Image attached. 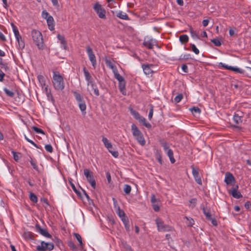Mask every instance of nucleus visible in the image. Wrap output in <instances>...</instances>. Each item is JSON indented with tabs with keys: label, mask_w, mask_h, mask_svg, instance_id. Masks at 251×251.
Segmentation results:
<instances>
[{
	"label": "nucleus",
	"mask_w": 251,
	"mask_h": 251,
	"mask_svg": "<svg viewBox=\"0 0 251 251\" xmlns=\"http://www.w3.org/2000/svg\"><path fill=\"white\" fill-rule=\"evenodd\" d=\"M131 128L133 136L135 139L141 145L144 146L146 144V141L142 132L134 124L131 125Z\"/></svg>",
	"instance_id": "obj_1"
},
{
	"label": "nucleus",
	"mask_w": 251,
	"mask_h": 251,
	"mask_svg": "<svg viewBox=\"0 0 251 251\" xmlns=\"http://www.w3.org/2000/svg\"><path fill=\"white\" fill-rule=\"evenodd\" d=\"M31 36L34 43L39 49H43L44 46L42 33L39 30L33 29L31 31Z\"/></svg>",
	"instance_id": "obj_2"
},
{
	"label": "nucleus",
	"mask_w": 251,
	"mask_h": 251,
	"mask_svg": "<svg viewBox=\"0 0 251 251\" xmlns=\"http://www.w3.org/2000/svg\"><path fill=\"white\" fill-rule=\"evenodd\" d=\"M52 83L54 88L57 90H63V77L58 72H53Z\"/></svg>",
	"instance_id": "obj_3"
},
{
	"label": "nucleus",
	"mask_w": 251,
	"mask_h": 251,
	"mask_svg": "<svg viewBox=\"0 0 251 251\" xmlns=\"http://www.w3.org/2000/svg\"><path fill=\"white\" fill-rule=\"evenodd\" d=\"M74 96L78 103L79 108L82 114H86V105L84 97L76 91L73 92Z\"/></svg>",
	"instance_id": "obj_4"
},
{
	"label": "nucleus",
	"mask_w": 251,
	"mask_h": 251,
	"mask_svg": "<svg viewBox=\"0 0 251 251\" xmlns=\"http://www.w3.org/2000/svg\"><path fill=\"white\" fill-rule=\"evenodd\" d=\"M84 175L91 186L95 189L96 187V183L94 177L93 173L90 170L85 169L84 170Z\"/></svg>",
	"instance_id": "obj_5"
},
{
	"label": "nucleus",
	"mask_w": 251,
	"mask_h": 251,
	"mask_svg": "<svg viewBox=\"0 0 251 251\" xmlns=\"http://www.w3.org/2000/svg\"><path fill=\"white\" fill-rule=\"evenodd\" d=\"M155 223L159 231H170L172 229L171 226L164 224L163 222L159 218H157L155 220Z\"/></svg>",
	"instance_id": "obj_6"
},
{
	"label": "nucleus",
	"mask_w": 251,
	"mask_h": 251,
	"mask_svg": "<svg viewBox=\"0 0 251 251\" xmlns=\"http://www.w3.org/2000/svg\"><path fill=\"white\" fill-rule=\"evenodd\" d=\"M54 248V245L52 243H47L44 241L41 242V245L36 247L37 251H51Z\"/></svg>",
	"instance_id": "obj_7"
},
{
	"label": "nucleus",
	"mask_w": 251,
	"mask_h": 251,
	"mask_svg": "<svg viewBox=\"0 0 251 251\" xmlns=\"http://www.w3.org/2000/svg\"><path fill=\"white\" fill-rule=\"evenodd\" d=\"M94 9L95 11L97 13L100 18L102 19H106V11L100 4H99L98 2L95 3V4L94 6Z\"/></svg>",
	"instance_id": "obj_8"
},
{
	"label": "nucleus",
	"mask_w": 251,
	"mask_h": 251,
	"mask_svg": "<svg viewBox=\"0 0 251 251\" xmlns=\"http://www.w3.org/2000/svg\"><path fill=\"white\" fill-rule=\"evenodd\" d=\"M86 51L93 67L95 69L97 65V60L92 48L90 46H87Z\"/></svg>",
	"instance_id": "obj_9"
},
{
	"label": "nucleus",
	"mask_w": 251,
	"mask_h": 251,
	"mask_svg": "<svg viewBox=\"0 0 251 251\" xmlns=\"http://www.w3.org/2000/svg\"><path fill=\"white\" fill-rule=\"evenodd\" d=\"M219 66L220 67L224 68L226 70L233 71L237 73H239L241 74H244L245 73V71L243 69L237 67H234L230 66H228L227 65H226L222 62L219 63Z\"/></svg>",
	"instance_id": "obj_10"
},
{
	"label": "nucleus",
	"mask_w": 251,
	"mask_h": 251,
	"mask_svg": "<svg viewBox=\"0 0 251 251\" xmlns=\"http://www.w3.org/2000/svg\"><path fill=\"white\" fill-rule=\"evenodd\" d=\"M143 45L149 49H152L154 46H156L158 48H160L157 44V41L152 38L145 39Z\"/></svg>",
	"instance_id": "obj_11"
},
{
	"label": "nucleus",
	"mask_w": 251,
	"mask_h": 251,
	"mask_svg": "<svg viewBox=\"0 0 251 251\" xmlns=\"http://www.w3.org/2000/svg\"><path fill=\"white\" fill-rule=\"evenodd\" d=\"M202 211H203V214L205 216L206 219L208 221H210L211 222V224L214 226H217L218 225L217 222L215 219L212 218L211 217V214H210L209 209L206 207H203L202 208Z\"/></svg>",
	"instance_id": "obj_12"
},
{
	"label": "nucleus",
	"mask_w": 251,
	"mask_h": 251,
	"mask_svg": "<svg viewBox=\"0 0 251 251\" xmlns=\"http://www.w3.org/2000/svg\"><path fill=\"white\" fill-rule=\"evenodd\" d=\"M191 167L192 170V174L194 176V177L195 178L196 182L198 184H199L200 185H201L202 181H201V177L199 174V169L198 168L195 167L193 165L191 166Z\"/></svg>",
	"instance_id": "obj_13"
},
{
	"label": "nucleus",
	"mask_w": 251,
	"mask_h": 251,
	"mask_svg": "<svg viewBox=\"0 0 251 251\" xmlns=\"http://www.w3.org/2000/svg\"><path fill=\"white\" fill-rule=\"evenodd\" d=\"M238 186L236 185L229 191V193L235 199H240L242 197L241 193L238 191Z\"/></svg>",
	"instance_id": "obj_14"
},
{
	"label": "nucleus",
	"mask_w": 251,
	"mask_h": 251,
	"mask_svg": "<svg viewBox=\"0 0 251 251\" xmlns=\"http://www.w3.org/2000/svg\"><path fill=\"white\" fill-rule=\"evenodd\" d=\"M36 230L43 236L51 238V235L48 232L46 228H42L38 224H36L35 226Z\"/></svg>",
	"instance_id": "obj_15"
},
{
	"label": "nucleus",
	"mask_w": 251,
	"mask_h": 251,
	"mask_svg": "<svg viewBox=\"0 0 251 251\" xmlns=\"http://www.w3.org/2000/svg\"><path fill=\"white\" fill-rule=\"evenodd\" d=\"M235 180L234 177L230 173H226L225 175V181L227 185H229Z\"/></svg>",
	"instance_id": "obj_16"
},
{
	"label": "nucleus",
	"mask_w": 251,
	"mask_h": 251,
	"mask_svg": "<svg viewBox=\"0 0 251 251\" xmlns=\"http://www.w3.org/2000/svg\"><path fill=\"white\" fill-rule=\"evenodd\" d=\"M87 85L88 86H90L91 87L92 90L94 91V94L96 96H99L100 95V92L98 88L94 81L88 82Z\"/></svg>",
	"instance_id": "obj_17"
},
{
	"label": "nucleus",
	"mask_w": 251,
	"mask_h": 251,
	"mask_svg": "<svg viewBox=\"0 0 251 251\" xmlns=\"http://www.w3.org/2000/svg\"><path fill=\"white\" fill-rule=\"evenodd\" d=\"M153 66L152 64H143L142 65V68L144 72L146 75H150L152 73L153 71L151 68Z\"/></svg>",
	"instance_id": "obj_18"
},
{
	"label": "nucleus",
	"mask_w": 251,
	"mask_h": 251,
	"mask_svg": "<svg viewBox=\"0 0 251 251\" xmlns=\"http://www.w3.org/2000/svg\"><path fill=\"white\" fill-rule=\"evenodd\" d=\"M119 89L122 94L124 95H126V81L125 80L121 82H119Z\"/></svg>",
	"instance_id": "obj_19"
},
{
	"label": "nucleus",
	"mask_w": 251,
	"mask_h": 251,
	"mask_svg": "<svg viewBox=\"0 0 251 251\" xmlns=\"http://www.w3.org/2000/svg\"><path fill=\"white\" fill-rule=\"evenodd\" d=\"M233 121L234 123L236 125H239L241 124L243 122L242 121V116L240 115L238 113H235L233 118Z\"/></svg>",
	"instance_id": "obj_20"
},
{
	"label": "nucleus",
	"mask_w": 251,
	"mask_h": 251,
	"mask_svg": "<svg viewBox=\"0 0 251 251\" xmlns=\"http://www.w3.org/2000/svg\"><path fill=\"white\" fill-rule=\"evenodd\" d=\"M102 141L104 146L108 149V150H110V149L113 148L112 145L106 137L103 136Z\"/></svg>",
	"instance_id": "obj_21"
},
{
	"label": "nucleus",
	"mask_w": 251,
	"mask_h": 251,
	"mask_svg": "<svg viewBox=\"0 0 251 251\" xmlns=\"http://www.w3.org/2000/svg\"><path fill=\"white\" fill-rule=\"evenodd\" d=\"M46 20L48 23V25L49 26V28L50 30H53L54 29L53 25L54 20L53 17L51 16H50Z\"/></svg>",
	"instance_id": "obj_22"
},
{
	"label": "nucleus",
	"mask_w": 251,
	"mask_h": 251,
	"mask_svg": "<svg viewBox=\"0 0 251 251\" xmlns=\"http://www.w3.org/2000/svg\"><path fill=\"white\" fill-rule=\"evenodd\" d=\"M23 237L26 240H34V236L30 231L25 232L23 234Z\"/></svg>",
	"instance_id": "obj_23"
},
{
	"label": "nucleus",
	"mask_w": 251,
	"mask_h": 251,
	"mask_svg": "<svg viewBox=\"0 0 251 251\" xmlns=\"http://www.w3.org/2000/svg\"><path fill=\"white\" fill-rule=\"evenodd\" d=\"M116 16L123 20H129L128 15L126 13L122 11H119V12L117 13Z\"/></svg>",
	"instance_id": "obj_24"
},
{
	"label": "nucleus",
	"mask_w": 251,
	"mask_h": 251,
	"mask_svg": "<svg viewBox=\"0 0 251 251\" xmlns=\"http://www.w3.org/2000/svg\"><path fill=\"white\" fill-rule=\"evenodd\" d=\"M69 180L71 186L73 190H74V191L76 193V194L77 195V196L78 197L82 198V196H81V194L80 192L76 188L75 184L72 181V179L71 178H70V179H69Z\"/></svg>",
	"instance_id": "obj_25"
},
{
	"label": "nucleus",
	"mask_w": 251,
	"mask_h": 251,
	"mask_svg": "<svg viewBox=\"0 0 251 251\" xmlns=\"http://www.w3.org/2000/svg\"><path fill=\"white\" fill-rule=\"evenodd\" d=\"M105 64L112 70L113 72H116L117 70L116 66L110 60H106L105 61Z\"/></svg>",
	"instance_id": "obj_26"
},
{
	"label": "nucleus",
	"mask_w": 251,
	"mask_h": 251,
	"mask_svg": "<svg viewBox=\"0 0 251 251\" xmlns=\"http://www.w3.org/2000/svg\"><path fill=\"white\" fill-rule=\"evenodd\" d=\"M167 154L170 158V160L172 163H174L176 161L174 157V153L171 149H169L167 151Z\"/></svg>",
	"instance_id": "obj_27"
},
{
	"label": "nucleus",
	"mask_w": 251,
	"mask_h": 251,
	"mask_svg": "<svg viewBox=\"0 0 251 251\" xmlns=\"http://www.w3.org/2000/svg\"><path fill=\"white\" fill-rule=\"evenodd\" d=\"M83 72L85 75L86 80L87 81V83L90 81H93L92 80V76L90 75L89 72L85 68L83 69Z\"/></svg>",
	"instance_id": "obj_28"
},
{
	"label": "nucleus",
	"mask_w": 251,
	"mask_h": 251,
	"mask_svg": "<svg viewBox=\"0 0 251 251\" xmlns=\"http://www.w3.org/2000/svg\"><path fill=\"white\" fill-rule=\"evenodd\" d=\"M179 39L181 44H184L188 42L189 37L187 35L183 34L179 36Z\"/></svg>",
	"instance_id": "obj_29"
},
{
	"label": "nucleus",
	"mask_w": 251,
	"mask_h": 251,
	"mask_svg": "<svg viewBox=\"0 0 251 251\" xmlns=\"http://www.w3.org/2000/svg\"><path fill=\"white\" fill-rule=\"evenodd\" d=\"M16 40L18 41L19 48L21 50H23L25 48V45L22 36H20V38H16Z\"/></svg>",
	"instance_id": "obj_30"
},
{
	"label": "nucleus",
	"mask_w": 251,
	"mask_h": 251,
	"mask_svg": "<svg viewBox=\"0 0 251 251\" xmlns=\"http://www.w3.org/2000/svg\"><path fill=\"white\" fill-rule=\"evenodd\" d=\"M11 25L12 26L13 30L14 33V35L15 36L16 38H20V36H21L20 35L19 30L17 28V27L14 25V24L12 23Z\"/></svg>",
	"instance_id": "obj_31"
},
{
	"label": "nucleus",
	"mask_w": 251,
	"mask_h": 251,
	"mask_svg": "<svg viewBox=\"0 0 251 251\" xmlns=\"http://www.w3.org/2000/svg\"><path fill=\"white\" fill-rule=\"evenodd\" d=\"M113 73H114L115 78H116L119 82H121L125 80L123 77L118 73V70H116V72L115 71Z\"/></svg>",
	"instance_id": "obj_32"
},
{
	"label": "nucleus",
	"mask_w": 251,
	"mask_h": 251,
	"mask_svg": "<svg viewBox=\"0 0 251 251\" xmlns=\"http://www.w3.org/2000/svg\"><path fill=\"white\" fill-rule=\"evenodd\" d=\"M131 190V186L128 184H125L124 185V191L126 195H129Z\"/></svg>",
	"instance_id": "obj_33"
},
{
	"label": "nucleus",
	"mask_w": 251,
	"mask_h": 251,
	"mask_svg": "<svg viewBox=\"0 0 251 251\" xmlns=\"http://www.w3.org/2000/svg\"><path fill=\"white\" fill-rule=\"evenodd\" d=\"M130 113L133 116L135 119L137 120L139 119V117L141 116L139 113L136 110L133 109L132 108H130Z\"/></svg>",
	"instance_id": "obj_34"
},
{
	"label": "nucleus",
	"mask_w": 251,
	"mask_h": 251,
	"mask_svg": "<svg viewBox=\"0 0 251 251\" xmlns=\"http://www.w3.org/2000/svg\"><path fill=\"white\" fill-rule=\"evenodd\" d=\"M155 157L156 160L158 161V162L160 164H162V155L160 151H157L155 153Z\"/></svg>",
	"instance_id": "obj_35"
},
{
	"label": "nucleus",
	"mask_w": 251,
	"mask_h": 251,
	"mask_svg": "<svg viewBox=\"0 0 251 251\" xmlns=\"http://www.w3.org/2000/svg\"><path fill=\"white\" fill-rule=\"evenodd\" d=\"M73 234L75 237L76 239L78 241L80 246L82 247L83 244L82 243L81 236L79 234L75 232H73Z\"/></svg>",
	"instance_id": "obj_36"
},
{
	"label": "nucleus",
	"mask_w": 251,
	"mask_h": 251,
	"mask_svg": "<svg viewBox=\"0 0 251 251\" xmlns=\"http://www.w3.org/2000/svg\"><path fill=\"white\" fill-rule=\"evenodd\" d=\"M185 218L188 221L187 223L188 226H192L194 225V224H195L194 220L192 218L185 216Z\"/></svg>",
	"instance_id": "obj_37"
},
{
	"label": "nucleus",
	"mask_w": 251,
	"mask_h": 251,
	"mask_svg": "<svg viewBox=\"0 0 251 251\" xmlns=\"http://www.w3.org/2000/svg\"><path fill=\"white\" fill-rule=\"evenodd\" d=\"M29 198L31 201L34 203H36L38 201V198L35 194L33 193H30L29 195Z\"/></svg>",
	"instance_id": "obj_38"
},
{
	"label": "nucleus",
	"mask_w": 251,
	"mask_h": 251,
	"mask_svg": "<svg viewBox=\"0 0 251 251\" xmlns=\"http://www.w3.org/2000/svg\"><path fill=\"white\" fill-rule=\"evenodd\" d=\"M12 153L13 155L14 159L16 161L18 162L19 161L20 157L21 156V153L19 152H15L14 151H12Z\"/></svg>",
	"instance_id": "obj_39"
},
{
	"label": "nucleus",
	"mask_w": 251,
	"mask_h": 251,
	"mask_svg": "<svg viewBox=\"0 0 251 251\" xmlns=\"http://www.w3.org/2000/svg\"><path fill=\"white\" fill-rule=\"evenodd\" d=\"M3 90L7 96L11 97V98H13L14 97V93L12 91L9 90L6 88H4L3 89Z\"/></svg>",
	"instance_id": "obj_40"
},
{
	"label": "nucleus",
	"mask_w": 251,
	"mask_h": 251,
	"mask_svg": "<svg viewBox=\"0 0 251 251\" xmlns=\"http://www.w3.org/2000/svg\"><path fill=\"white\" fill-rule=\"evenodd\" d=\"M197 199L196 198L192 199L189 201L190 204L189 206L192 208H193L195 207L197 203Z\"/></svg>",
	"instance_id": "obj_41"
},
{
	"label": "nucleus",
	"mask_w": 251,
	"mask_h": 251,
	"mask_svg": "<svg viewBox=\"0 0 251 251\" xmlns=\"http://www.w3.org/2000/svg\"><path fill=\"white\" fill-rule=\"evenodd\" d=\"M38 79L39 81V82L41 83V85L42 86H45V77L42 75H39L38 76Z\"/></svg>",
	"instance_id": "obj_42"
},
{
	"label": "nucleus",
	"mask_w": 251,
	"mask_h": 251,
	"mask_svg": "<svg viewBox=\"0 0 251 251\" xmlns=\"http://www.w3.org/2000/svg\"><path fill=\"white\" fill-rule=\"evenodd\" d=\"M192 113L194 114L195 113L200 114L201 113V109L198 107H193L190 109Z\"/></svg>",
	"instance_id": "obj_43"
},
{
	"label": "nucleus",
	"mask_w": 251,
	"mask_h": 251,
	"mask_svg": "<svg viewBox=\"0 0 251 251\" xmlns=\"http://www.w3.org/2000/svg\"><path fill=\"white\" fill-rule=\"evenodd\" d=\"M68 245L73 251H76L77 248L72 241H69L68 243Z\"/></svg>",
	"instance_id": "obj_44"
},
{
	"label": "nucleus",
	"mask_w": 251,
	"mask_h": 251,
	"mask_svg": "<svg viewBox=\"0 0 251 251\" xmlns=\"http://www.w3.org/2000/svg\"><path fill=\"white\" fill-rule=\"evenodd\" d=\"M32 129L38 133H41L43 134H45L44 131L41 128H39L36 126H33L32 127Z\"/></svg>",
	"instance_id": "obj_45"
},
{
	"label": "nucleus",
	"mask_w": 251,
	"mask_h": 251,
	"mask_svg": "<svg viewBox=\"0 0 251 251\" xmlns=\"http://www.w3.org/2000/svg\"><path fill=\"white\" fill-rule=\"evenodd\" d=\"M145 126H146L148 128H151V125L147 122V120L145 118L143 119V121L141 122Z\"/></svg>",
	"instance_id": "obj_46"
},
{
	"label": "nucleus",
	"mask_w": 251,
	"mask_h": 251,
	"mask_svg": "<svg viewBox=\"0 0 251 251\" xmlns=\"http://www.w3.org/2000/svg\"><path fill=\"white\" fill-rule=\"evenodd\" d=\"M121 220L123 222L126 228L129 227L128 221L127 218L126 217V215L122 218Z\"/></svg>",
	"instance_id": "obj_47"
},
{
	"label": "nucleus",
	"mask_w": 251,
	"mask_h": 251,
	"mask_svg": "<svg viewBox=\"0 0 251 251\" xmlns=\"http://www.w3.org/2000/svg\"><path fill=\"white\" fill-rule=\"evenodd\" d=\"M182 98H183L182 94H179L175 98L174 100L176 103H178L181 100Z\"/></svg>",
	"instance_id": "obj_48"
},
{
	"label": "nucleus",
	"mask_w": 251,
	"mask_h": 251,
	"mask_svg": "<svg viewBox=\"0 0 251 251\" xmlns=\"http://www.w3.org/2000/svg\"><path fill=\"white\" fill-rule=\"evenodd\" d=\"M109 152H110L111 154L115 158H117L119 156V152L117 151H113V148L110 149V150H108Z\"/></svg>",
	"instance_id": "obj_49"
},
{
	"label": "nucleus",
	"mask_w": 251,
	"mask_h": 251,
	"mask_svg": "<svg viewBox=\"0 0 251 251\" xmlns=\"http://www.w3.org/2000/svg\"><path fill=\"white\" fill-rule=\"evenodd\" d=\"M216 46L219 47L221 45V43L218 39H213L211 41Z\"/></svg>",
	"instance_id": "obj_50"
},
{
	"label": "nucleus",
	"mask_w": 251,
	"mask_h": 251,
	"mask_svg": "<svg viewBox=\"0 0 251 251\" xmlns=\"http://www.w3.org/2000/svg\"><path fill=\"white\" fill-rule=\"evenodd\" d=\"M25 138L28 142L31 143L36 148H37V149L40 148L39 147V146L36 144H35L32 140H31L29 139L28 138H27L25 135Z\"/></svg>",
	"instance_id": "obj_51"
},
{
	"label": "nucleus",
	"mask_w": 251,
	"mask_h": 251,
	"mask_svg": "<svg viewBox=\"0 0 251 251\" xmlns=\"http://www.w3.org/2000/svg\"><path fill=\"white\" fill-rule=\"evenodd\" d=\"M191 47L193 51L196 54H198L200 52L199 50L197 48L194 44H191Z\"/></svg>",
	"instance_id": "obj_52"
},
{
	"label": "nucleus",
	"mask_w": 251,
	"mask_h": 251,
	"mask_svg": "<svg viewBox=\"0 0 251 251\" xmlns=\"http://www.w3.org/2000/svg\"><path fill=\"white\" fill-rule=\"evenodd\" d=\"M190 33H191V36L193 38H194V39H199V35L197 34L196 31H195L194 30H193L192 29H191L190 30Z\"/></svg>",
	"instance_id": "obj_53"
},
{
	"label": "nucleus",
	"mask_w": 251,
	"mask_h": 251,
	"mask_svg": "<svg viewBox=\"0 0 251 251\" xmlns=\"http://www.w3.org/2000/svg\"><path fill=\"white\" fill-rule=\"evenodd\" d=\"M161 146L163 147L164 150L165 151H167L168 150H169V146L168 143L166 142L162 141L161 143Z\"/></svg>",
	"instance_id": "obj_54"
},
{
	"label": "nucleus",
	"mask_w": 251,
	"mask_h": 251,
	"mask_svg": "<svg viewBox=\"0 0 251 251\" xmlns=\"http://www.w3.org/2000/svg\"><path fill=\"white\" fill-rule=\"evenodd\" d=\"M117 214L120 218H122L125 216V213L124 211L123 210H121L120 208V207L118 208V209L117 211Z\"/></svg>",
	"instance_id": "obj_55"
},
{
	"label": "nucleus",
	"mask_w": 251,
	"mask_h": 251,
	"mask_svg": "<svg viewBox=\"0 0 251 251\" xmlns=\"http://www.w3.org/2000/svg\"><path fill=\"white\" fill-rule=\"evenodd\" d=\"M45 148L46 150L49 152H52L53 151L52 147L51 145L50 144L46 145Z\"/></svg>",
	"instance_id": "obj_56"
},
{
	"label": "nucleus",
	"mask_w": 251,
	"mask_h": 251,
	"mask_svg": "<svg viewBox=\"0 0 251 251\" xmlns=\"http://www.w3.org/2000/svg\"><path fill=\"white\" fill-rule=\"evenodd\" d=\"M42 16L43 18L47 19H48V18H49L50 16L49 15L48 12H47V11L44 10L42 11Z\"/></svg>",
	"instance_id": "obj_57"
},
{
	"label": "nucleus",
	"mask_w": 251,
	"mask_h": 251,
	"mask_svg": "<svg viewBox=\"0 0 251 251\" xmlns=\"http://www.w3.org/2000/svg\"><path fill=\"white\" fill-rule=\"evenodd\" d=\"M153 107L152 106H151V109H150L149 114V120H151L152 116H153Z\"/></svg>",
	"instance_id": "obj_58"
},
{
	"label": "nucleus",
	"mask_w": 251,
	"mask_h": 251,
	"mask_svg": "<svg viewBox=\"0 0 251 251\" xmlns=\"http://www.w3.org/2000/svg\"><path fill=\"white\" fill-rule=\"evenodd\" d=\"M1 67L2 69H3L5 72L9 70V68L8 66V64L7 63H4L1 66Z\"/></svg>",
	"instance_id": "obj_59"
},
{
	"label": "nucleus",
	"mask_w": 251,
	"mask_h": 251,
	"mask_svg": "<svg viewBox=\"0 0 251 251\" xmlns=\"http://www.w3.org/2000/svg\"><path fill=\"white\" fill-rule=\"evenodd\" d=\"M80 188L82 190L84 195L85 196L86 198H87V199L88 201H89V203H90V201L92 202V200L90 199V197L87 194V193L86 192V191L82 189L81 188Z\"/></svg>",
	"instance_id": "obj_60"
},
{
	"label": "nucleus",
	"mask_w": 251,
	"mask_h": 251,
	"mask_svg": "<svg viewBox=\"0 0 251 251\" xmlns=\"http://www.w3.org/2000/svg\"><path fill=\"white\" fill-rule=\"evenodd\" d=\"M30 164H31V166H32V167L34 169H35V170H38V166L36 165V163L33 160H32V159L30 161Z\"/></svg>",
	"instance_id": "obj_61"
},
{
	"label": "nucleus",
	"mask_w": 251,
	"mask_h": 251,
	"mask_svg": "<svg viewBox=\"0 0 251 251\" xmlns=\"http://www.w3.org/2000/svg\"><path fill=\"white\" fill-rule=\"evenodd\" d=\"M181 69L184 73H187L188 72V68L186 64H183L181 66Z\"/></svg>",
	"instance_id": "obj_62"
},
{
	"label": "nucleus",
	"mask_w": 251,
	"mask_h": 251,
	"mask_svg": "<svg viewBox=\"0 0 251 251\" xmlns=\"http://www.w3.org/2000/svg\"><path fill=\"white\" fill-rule=\"evenodd\" d=\"M151 201L152 204H154L155 202H156V199L155 195H154V194L151 195Z\"/></svg>",
	"instance_id": "obj_63"
},
{
	"label": "nucleus",
	"mask_w": 251,
	"mask_h": 251,
	"mask_svg": "<svg viewBox=\"0 0 251 251\" xmlns=\"http://www.w3.org/2000/svg\"><path fill=\"white\" fill-rule=\"evenodd\" d=\"M244 206L246 209H249L250 206H251V202L249 201H247V202H245Z\"/></svg>",
	"instance_id": "obj_64"
}]
</instances>
